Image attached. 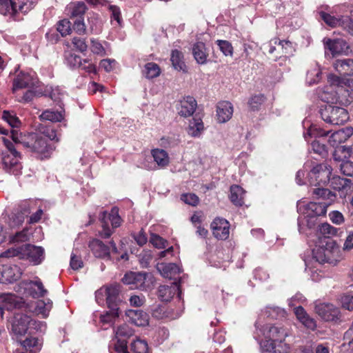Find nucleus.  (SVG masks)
<instances>
[{
  "mask_svg": "<svg viewBox=\"0 0 353 353\" xmlns=\"http://www.w3.org/2000/svg\"><path fill=\"white\" fill-rule=\"evenodd\" d=\"M181 199L185 203L192 206L196 205L199 201V197L193 193L183 194L181 195Z\"/></svg>",
  "mask_w": 353,
  "mask_h": 353,
  "instance_id": "obj_62",
  "label": "nucleus"
},
{
  "mask_svg": "<svg viewBox=\"0 0 353 353\" xmlns=\"http://www.w3.org/2000/svg\"><path fill=\"white\" fill-rule=\"evenodd\" d=\"M152 315L153 317L157 319H163L165 318L174 319L179 316V314L176 316H169V315L167 314L165 307L162 305L154 306L152 310Z\"/></svg>",
  "mask_w": 353,
  "mask_h": 353,
  "instance_id": "obj_57",
  "label": "nucleus"
},
{
  "mask_svg": "<svg viewBox=\"0 0 353 353\" xmlns=\"http://www.w3.org/2000/svg\"><path fill=\"white\" fill-rule=\"evenodd\" d=\"M313 259L320 264L327 263L333 266L336 265L342 259L339 247L332 239H325V243L314 248Z\"/></svg>",
  "mask_w": 353,
  "mask_h": 353,
  "instance_id": "obj_5",
  "label": "nucleus"
},
{
  "mask_svg": "<svg viewBox=\"0 0 353 353\" xmlns=\"http://www.w3.org/2000/svg\"><path fill=\"white\" fill-rule=\"evenodd\" d=\"M318 12L321 20L328 26L331 28L341 26L349 34L353 35V20L350 17L336 15V12L328 6L322 8Z\"/></svg>",
  "mask_w": 353,
  "mask_h": 353,
  "instance_id": "obj_7",
  "label": "nucleus"
},
{
  "mask_svg": "<svg viewBox=\"0 0 353 353\" xmlns=\"http://www.w3.org/2000/svg\"><path fill=\"white\" fill-rule=\"evenodd\" d=\"M245 194V191L241 186L232 185L230 188V199L235 205L241 206L244 203Z\"/></svg>",
  "mask_w": 353,
  "mask_h": 353,
  "instance_id": "obj_33",
  "label": "nucleus"
},
{
  "mask_svg": "<svg viewBox=\"0 0 353 353\" xmlns=\"http://www.w3.org/2000/svg\"><path fill=\"white\" fill-rule=\"evenodd\" d=\"M143 74L147 79H153L160 75L161 69L157 63L150 62L145 65Z\"/></svg>",
  "mask_w": 353,
  "mask_h": 353,
  "instance_id": "obj_42",
  "label": "nucleus"
},
{
  "mask_svg": "<svg viewBox=\"0 0 353 353\" xmlns=\"http://www.w3.org/2000/svg\"><path fill=\"white\" fill-rule=\"evenodd\" d=\"M177 294V297L181 299V294L179 286L176 283H173L170 286L161 285L159 288L158 296L162 301H169L174 296Z\"/></svg>",
  "mask_w": 353,
  "mask_h": 353,
  "instance_id": "obj_22",
  "label": "nucleus"
},
{
  "mask_svg": "<svg viewBox=\"0 0 353 353\" xmlns=\"http://www.w3.org/2000/svg\"><path fill=\"white\" fill-rule=\"evenodd\" d=\"M57 31L62 37H65L71 33V23L68 19H63L57 23Z\"/></svg>",
  "mask_w": 353,
  "mask_h": 353,
  "instance_id": "obj_54",
  "label": "nucleus"
},
{
  "mask_svg": "<svg viewBox=\"0 0 353 353\" xmlns=\"http://www.w3.org/2000/svg\"><path fill=\"white\" fill-rule=\"evenodd\" d=\"M329 182L333 189L339 192L341 197H345L353 192V184L348 179L334 176Z\"/></svg>",
  "mask_w": 353,
  "mask_h": 353,
  "instance_id": "obj_16",
  "label": "nucleus"
},
{
  "mask_svg": "<svg viewBox=\"0 0 353 353\" xmlns=\"http://www.w3.org/2000/svg\"><path fill=\"white\" fill-rule=\"evenodd\" d=\"M40 134L48 137L50 140L59 141L56 130L51 126H40L39 128Z\"/></svg>",
  "mask_w": 353,
  "mask_h": 353,
  "instance_id": "obj_52",
  "label": "nucleus"
},
{
  "mask_svg": "<svg viewBox=\"0 0 353 353\" xmlns=\"http://www.w3.org/2000/svg\"><path fill=\"white\" fill-rule=\"evenodd\" d=\"M68 14L71 17H78L81 19L86 10L85 4L83 2H77L69 5L67 8Z\"/></svg>",
  "mask_w": 353,
  "mask_h": 353,
  "instance_id": "obj_38",
  "label": "nucleus"
},
{
  "mask_svg": "<svg viewBox=\"0 0 353 353\" xmlns=\"http://www.w3.org/2000/svg\"><path fill=\"white\" fill-rule=\"evenodd\" d=\"M343 132L339 130L334 132L330 137L328 142L332 147H337L340 143L345 142Z\"/></svg>",
  "mask_w": 353,
  "mask_h": 353,
  "instance_id": "obj_59",
  "label": "nucleus"
},
{
  "mask_svg": "<svg viewBox=\"0 0 353 353\" xmlns=\"http://www.w3.org/2000/svg\"><path fill=\"white\" fill-rule=\"evenodd\" d=\"M329 134V131L325 132V130L316 128L315 125H310L306 133H304V138L306 141L307 140V137H325Z\"/></svg>",
  "mask_w": 353,
  "mask_h": 353,
  "instance_id": "obj_49",
  "label": "nucleus"
},
{
  "mask_svg": "<svg viewBox=\"0 0 353 353\" xmlns=\"http://www.w3.org/2000/svg\"><path fill=\"white\" fill-rule=\"evenodd\" d=\"M63 111L46 110L43 111L39 116L42 121H50L52 122H59L63 119Z\"/></svg>",
  "mask_w": 353,
  "mask_h": 353,
  "instance_id": "obj_36",
  "label": "nucleus"
},
{
  "mask_svg": "<svg viewBox=\"0 0 353 353\" xmlns=\"http://www.w3.org/2000/svg\"><path fill=\"white\" fill-rule=\"evenodd\" d=\"M99 219L101 222L102 230L99 232L102 238H109L113 232V229L120 226L121 217L118 213V209L112 208L110 213L106 211L101 212Z\"/></svg>",
  "mask_w": 353,
  "mask_h": 353,
  "instance_id": "obj_10",
  "label": "nucleus"
},
{
  "mask_svg": "<svg viewBox=\"0 0 353 353\" xmlns=\"http://www.w3.org/2000/svg\"><path fill=\"white\" fill-rule=\"evenodd\" d=\"M26 285L27 294L33 298L43 296L47 293V290L40 280L31 281L26 283Z\"/></svg>",
  "mask_w": 353,
  "mask_h": 353,
  "instance_id": "obj_30",
  "label": "nucleus"
},
{
  "mask_svg": "<svg viewBox=\"0 0 353 353\" xmlns=\"http://www.w3.org/2000/svg\"><path fill=\"white\" fill-rule=\"evenodd\" d=\"M151 154L158 168H164L168 165L170 163V157L168 152L163 149H153Z\"/></svg>",
  "mask_w": 353,
  "mask_h": 353,
  "instance_id": "obj_32",
  "label": "nucleus"
},
{
  "mask_svg": "<svg viewBox=\"0 0 353 353\" xmlns=\"http://www.w3.org/2000/svg\"><path fill=\"white\" fill-rule=\"evenodd\" d=\"M334 67L341 75L350 76L353 74V59H337L334 63Z\"/></svg>",
  "mask_w": 353,
  "mask_h": 353,
  "instance_id": "obj_29",
  "label": "nucleus"
},
{
  "mask_svg": "<svg viewBox=\"0 0 353 353\" xmlns=\"http://www.w3.org/2000/svg\"><path fill=\"white\" fill-rule=\"evenodd\" d=\"M19 299L11 293L0 294V313L3 316L4 310H12L20 307Z\"/></svg>",
  "mask_w": 353,
  "mask_h": 353,
  "instance_id": "obj_19",
  "label": "nucleus"
},
{
  "mask_svg": "<svg viewBox=\"0 0 353 353\" xmlns=\"http://www.w3.org/2000/svg\"><path fill=\"white\" fill-rule=\"evenodd\" d=\"M72 43L74 49L81 53H85L88 50V46L85 39L74 37L72 39Z\"/></svg>",
  "mask_w": 353,
  "mask_h": 353,
  "instance_id": "obj_55",
  "label": "nucleus"
},
{
  "mask_svg": "<svg viewBox=\"0 0 353 353\" xmlns=\"http://www.w3.org/2000/svg\"><path fill=\"white\" fill-rule=\"evenodd\" d=\"M157 270L165 278L174 279L176 275L181 272L180 268L175 263H158Z\"/></svg>",
  "mask_w": 353,
  "mask_h": 353,
  "instance_id": "obj_28",
  "label": "nucleus"
},
{
  "mask_svg": "<svg viewBox=\"0 0 353 353\" xmlns=\"http://www.w3.org/2000/svg\"><path fill=\"white\" fill-rule=\"evenodd\" d=\"M332 168L326 163L317 164L307 173L308 184L321 187L313 189L312 194L316 198L327 199L332 201L335 197L330 190L323 188L329 183Z\"/></svg>",
  "mask_w": 353,
  "mask_h": 353,
  "instance_id": "obj_4",
  "label": "nucleus"
},
{
  "mask_svg": "<svg viewBox=\"0 0 353 353\" xmlns=\"http://www.w3.org/2000/svg\"><path fill=\"white\" fill-rule=\"evenodd\" d=\"M294 312L298 321L307 329L314 330L316 327V321L312 318L301 306L294 307Z\"/></svg>",
  "mask_w": 353,
  "mask_h": 353,
  "instance_id": "obj_24",
  "label": "nucleus"
},
{
  "mask_svg": "<svg viewBox=\"0 0 353 353\" xmlns=\"http://www.w3.org/2000/svg\"><path fill=\"white\" fill-rule=\"evenodd\" d=\"M132 350L134 353H148V345L145 341L137 339L132 343Z\"/></svg>",
  "mask_w": 353,
  "mask_h": 353,
  "instance_id": "obj_56",
  "label": "nucleus"
},
{
  "mask_svg": "<svg viewBox=\"0 0 353 353\" xmlns=\"http://www.w3.org/2000/svg\"><path fill=\"white\" fill-rule=\"evenodd\" d=\"M316 313L325 321H336L340 317V311L333 304L320 303L315 306Z\"/></svg>",
  "mask_w": 353,
  "mask_h": 353,
  "instance_id": "obj_13",
  "label": "nucleus"
},
{
  "mask_svg": "<svg viewBox=\"0 0 353 353\" xmlns=\"http://www.w3.org/2000/svg\"><path fill=\"white\" fill-rule=\"evenodd\" d=\"M90 49L91 52L96 55L104 57L108 54L106 48L97 39H90Z\"/></svg>",
  "mask_w": 353,
  "mask_h": 353,
  "instance_id": "obj_43",
  "label": "nucleus"
},
{
  "mask_svg": "<svg viewBox=\"0 0 353 353\" xmlns=\"http://www.w3.org/2000/svg\"><path fill=\"white\" fill-rule=\"evenodd\" d=\"M264 340L259 342L264 352L271 353H288L290 346L285 342L288 332L284 327L279 325H266L261 330Z\"/></svg>",
  "mask_w": 353,
  "mask_h": 353,
  "instance_id": "obj_1",
  "label": "nucleus"
},
{
  "mask_svg": "<svg viewBox=\"0 0 353 353\" xmlns=\"http://www.w3.org/2000/svg\"><path fill=\"white\" fill-rule=\"evenodd\" d=\"M117 342L114 343V351L116 353H130L128 350L127 341L125 339H117Z\"/></svg>",
  "mask_w": 353,
  "mask_h": 353,
  "instance_id": "obj_63",
  "label": "nucleus"
},
{
  "mask_svg": "<svg viewBox=\"0 0 353 353\" xmlns=\"http://www.w3.org/2000/svg\"><path fill=\"white\" fill-rule=\"evenodd\" d=\"M35 206V203L32 201L25 200L21 201L18 207L15 209L17 211H20V213L27 217L30 213L31 209Z\"/></svg>",
  "mask_w": 353,
  "mask_h": 353,
  "instance_id": "obj_51",
  "label": "nucleus"
},
{
  "mask_svg": "<svg viewBox=\"0 0 353 353\" xmlns=\"http://www.w3.org/2000/svg\"><path fill=\"white\" fill-rule=\"evenodd\" d=\"M132 329L127 324H123L116 330L115 335L117 339H127L133 334Z\"/></svg>",
  "mask_w": 353,
  "mask_h": 353,
  "instance_id": "obj_50",
  "label": "nucleus"
},
{
  "mask_svg": "<svg viewBox=\"0 0 353 353\" xmlns=\"http://www.w3.org/2000/svg\"><path fill=\"white\" fill-rule=\"evenodd\" d=\"M322 119L331 125H343L349 120V114L344 108L326 105L320 110Z\"/></svg>",
  "mask_w": 353,
  "mask_h": 353,
  "instance_id": "obj_8",
  "label": "nucleus"
},
{
  "mask_svg": "<svg viewBox=\"0 0 353 353\" xmlns=\"http://www.w3.org/2000/svg\"><path fill=\"white\" fill-rule=\"evenodd\" d=\"M25 218L24 215L20 213V211L14 209L9 216L8 223L12 228L19 227L24 222Z\"/></svg>",
  "mask_w": 353,
  "mask_h": 353,
  "instance_id": "obj_45",
  "label": "nucleus"
},
{
  "mask_svg": "<svg viewBox=\"0 0 353 353\" xmlns=\"http://www.w3.org/2000/svg\"><path fill=\"white\" fill-rule=\"evenodd\" d=\"M321 71L318 65L308 70L306 75V81L310 84L316 83L320 80Z\"/></svg>",
  "mask_w": 353,
  "mask_h": 353,
  "instance_id": "obj_47",
  "label": "nucleus"
},
{
  "mask_svg": "<svg viewBox=\"0 0 353 353\" xmlns=\"http://www.w3.org/2000/svg\"><path fill=\"white\" fill-rule=\"evenodd\" d=\"M31 319L30 316L26 314H16L12 326L13 332L16 335H24L28 330H31Z\"/></svg>",
  "mask_w": 353,
  "mask_h": 353,
  "instance_id": "obj_18",
  "label": "nucleus"
},
{
  "mask_svg": "<svg viewBox=\"0 0 353 353\" xmlns=\"http://www.w3.org/2000/svg\"><path fill=\"white\" fill-rule=\"evenodd\" d=\"M37 83V79L34 72H21L14 79L12 90L14 92H16L19 89L32 88Z\"/></svg>",
  "mask_w": 353,
  "mask_h": 353,
  "instance_id": "obj_15",
  "label": "nucleus"
},
{
  "mask_svg": "<svg viewBox=\"0 0 353 353\" xmlns=\"http://www.w3.org/2000/svg\"><path fill=\"white\" fill-rule=\"evenodd\" d=\"M170 60L175 70L183 72L185 71L186 66L183 61V56L180 51L177 50H172Z\"/></svg>",
  "mask_w": 353,
  "mask_h": 353,
  "instance_id": "obj_39",
  "label": "nucleus"
},
{
  "mask_svg": "<svg viewBox=\"0 0 353 353\" xmlns=\"http://www.w3.org/2000/svg\"><path fill=\"white\" fill-rule=\"evenodd\" d=\"M122 281L132 289L146 290L152 285L154 277L150 273L130 272L124 275Z\"/></svg>",
  "mask_w": 353,
  "mask_h": 353,
  "instance_id": "obj_9",
  "label": "nucleus"
},
{
  "mask_svg": "<svg viewBox=\"0 0 353 353\" xmlns=\"http://www.w3.org/2000/svg\"><path fill=\"white\" fill-rule=\"evenodd\" d=\"M192 54L199 64H205L207 62L208 52L203 42H197L192 47Z\"/></svg>",
  "mask_w": 353,
  "mask_h": 353,
  "instance_id": "obj_31",
  "label": "nucleus"
},
{
  "mask_svg": "<svg viewBox=\"0 0 353 353\" xmlns=\"http://www.w3.org/2000/svg\"><path fill=\"white\" fill-rule=\"evenodd\" d=\"M2 119L13 128H18L21 126V121L12 111L4 110Z\"/></svg>",
  "mask_w": 353,
  "mask_h": 353,
  "instance_id": "obj_44",
  "label": "nucleus"
},
{
  "mask_svg": "<svg viewBox=\"0 0 353 353\" xmlns=\"http://www.w3.org/2000/svg\"><path fill=\"white\" fill-rule=\"evenodd\" d=\"M264 314L270 319H278L284 317L285 311L279 307H267L264 311Z\"/></svg>",
  "mask_w": 353,
  "mask_h": 353,
  "instance_id": "obj_46",
  "label": "nucleus"
},
{
  "mask_svg": "<svg viewBox=\"0 0 353 353\" xmlns=\"http://www.w3.org/2000/svg\"><path fill=\"white\" fill-rule=\"evenodd\" d=\"M89 247L95 257L101 259H110V248L98 239L92 240Z\"/></svg>",
  "mask_w": 353,
  "mask_h": 353,
  "instance_id": "obj_27",
  "label": "nucleus"
},
{
  "mask_svg": "<svg viewBox=\"0 0 353 353\" xmlns=\"http://www.w3.org/2000/svg\"><path fill=\"white\" fill-rule=\"evenodd\" d=\"M29 232L27 228L17 232L14 235L10 236V241L12 243H23L29 240Z\"/></svg>",
  "mask_w": 353,
  "mask_h": 353,
  "instance_id": "obj_53",
  "label": "nucleus"
},
{
  "mask_svg": "<svg viewBox=\"0 0 353 353\" xmlns=\"http://www.w3.org/2000/svg\"><path fill=\"white\" fill-rule=\"evenodd\" d=\"M234 108L232 104L227 101L218 103L216 105V117L217 121L220 123H223L232 117Z\"/></svg>",
  "mask_w": 353,
  "mask_h": 353,
  "instance_id": "obj_20",
  "label": "nucleus"
},
{
  "mask_svg": "<svg viewBox=\"0 0 353 353\" xmlns=\"http://www.w3.org/2000/svg\"><path fill=\"white\" fill-rule=\"evenodd\" d=\"M204 130L203 123L201 118L194 117L190 121L188 133L194 137H199Z\"/></svg>",
  "mask_w": 353,
  "mask_h": 353,
  "instance_id": "obj_34",
  "label": "nucleus"
},
{
  "mask_svg": "<svg viewBox=\"0 0 353 353\" xmlns=\"http://www.w3.org/2000/svg\"><path fill=\"white\" fill-rule=\"evenodd\" d=\"M120 291V285L118 284L103 286L95 292L96 301L101 304L105 299L108 307H118Z\"/></svg>",
  "mask_w": 353,
  "mask_h": 353,
  "instance_id": "obj_11",
  "label": "nucleus"
},
{
  "mask_svg": "<svg viewBox=\"0 0 353 353\" xmlns=\"http://www.w3.org/2000/svg\"><path fill=\"white\" fill-rule=\"evenodd\" d=\"M52 307V302L50 299L39 300L36 302L35 312L47 317L50 310Z\"/></svg>",
  "mask_w": 353,
  "mask_h": 353,
  "instance_id": "obj_41",
  "label": "nucleus"
},
{
  "mask_svg": "<svg viewBox=\"0 0 353 353\" xmlns=\"http://www.w3.org/2000/svg\"><path fill=\"white\" fill-rule=\"evenodd\" d=\"M216 45L219 46L221 52L226 57H232L233 47L232 43L226 40H216Z\"/></svg>",
  "mask_w": 353,
  "mask_h": 353,
  "instance_id": "obj_48",
  "label": "nucleus"
},
{
  "mask_svg": "<svg viewBox=\"0 0 353 353\" xmlns=\"http://www.w3.org/2000/svg\"><path fill=\"white\" fill-rule=\"evenodd\" d=\"M108 307L110 310L103 314H100L99 316L100 323H102L103 326L105 325H111L119 316V307Z\"/></svg>",
  "mask_w": 353,
  "mask_h": 353,
  "instance_id": "obj_35",
  "label": "nucleus"
},
{
  "mask_svg": "<svg viewBox=\"0 0 353 353\" xmlns=\"http://www.w3.org/2000/svg\"><path fill=\"white\" fill-rule=\"evenodd\" d=\"M196 101L192 97H186L179 101L177 106L178 113L184 117L193 114L196 108Z\"/></svg>",
  "mask_w": 353,
  "mask_h": 353,
  "instance_id": "obj_23",
  "label": "nucleus"
},
{
  "mask_svg": "<svg viewBox=\"0 0 353 353\" xmlns=\"http://www.w3.org/2000/svg\"><path fill=\"white\" fill-rule=\"evenodd\" d=\"M264 99L265 97L263 94H257L253 96L248 101L250 108L252 110H258L261 105L264 102Z\"/></svg>",
  "mask_w": 353,
  "mask_h": 353,
  "instance_id": "obj_61",
  "label": "nucleus"
},
{
  "mask_svg": "<svg viewBox=\"0 0 353 353\" xmlns=\"http://www.w3.org/2000/svg\"><path fill=\"white\" fill-rule=\"evenodd\" d=\"M211 229L214 236L218 239L225 240L230 234L229 222L222 218H216L211 223Z\"/></svg>",
  "mask_w": 353,
  "mask_h": 353,
  "instance_id": "obj_17",
  "label": "nucleus"
},
{
  "mask_svg": "<svg viewBox=\"0 0 353 353\" xmlns=\"http://www.w3.org/2000/svg\"><path fill=\"white\" fill-rule=\"evenodd\" d=\"M18 1L19 5L12 0H0V13L13 16L18 12L26 13L32 8L31 3L28 4L23 1Z\"/></svg>",
  "mask_w": 353,
  "mask_h": 353,
  "instance_id": "obj_12",
  "label": "nucleus"
},
{
  "mask_svg": "<svg viewBox=\"0 0 353 353\" xmlns=\"http://www.w3.org/2000/svg\"><path fill=\"white\" fill-rule=\"evenodd\" d=\"M83 59L77 54H70L66 57V63L71 68H79Z\"/></svg>",
  "mask_w": 353,
  "mask_h": 353,
  "instance_id": "obj_64",
  "label": "nucleus"
},
{
  "mask_svg": "<svg viewBox=\"0 0 353 353\" xmlns=\"http://www.w3.org/2000/svg\"><path fill=\"white\" fill-rule=\"evenodd\" d=\"M150 243H152L154 247L158 249L165 248L168 243L166 240L155 234H151Z\"/></svg>",
  "mask_w": 353,
  "mask_h": 353,
  "instance_id": "obj_60",
  "label": "nucleus"
},
{
  "mask_svg": "<svg viewBox=\"0 0 353 353\" xmlns=\"http://www.w3.org/2000/svg\"><path fill=\"white\" fill-rule=\"evenodd\" d=\"M88 22L90 23V28L91 32L98 33L101 32V21L99 19L98 16L95 14H91L88 17Z\"/></svg>",
  "mask_w": 353,
  "mask_h": 353,
  "instance_id": "obj_58",
  "label": "nucleus"
},
{
  "mask_svg": "<svg viewBox=\"0 0 353 353\" xmlns=\"http://www.w3.org/2000/svg\"><path fill=\"white\" fill-rule=\"evenodd\" d=\"M126 315L129 321L137 326H146L149 324V316L142 310H129Z\"/></svg>",
  "mask_w": 353,
  "mask_h": 353,
  "instance_id": "obj_25",
  "label": "nucleus"
},
{
  "mask_svg": "<svg viewBox=\"0 0 353 353\" xmlns=\"http://www.w3.org/2000/svg\"><path fill=\"white\" fill-rule=\"evenodd\" d=\"M1 139L8 150L3 153L2 168L6 172L18 175L21 173L22 169L20 162L21 155L15 150L13 143L8 138L2 137Z\"/></svg>",
  "mask_w": 353,
  "mask_h": 353,
  "instance_id": "obj_6",
  "label": "nucleus"
},
{
  "mask_svg": "<svg viewBox=\"0 0 353 353\" xmlns=\"http://www.w3.org/2000/svg\"><path fill=\"white\" fill-rule=\"evenodd\" d=\"M330 205L327 202H304L298 203V210L303 217L298 219V227L300 233L307 234L308 230L315 229L319 223V218L324 216Z\"/></svg>",
  "mask_w": 353,
  "mask_h": 353,
  "instance_id": "obj_3",
  "label": "nucleus"
},
{
  "mask_svg": "<svg viewBox=\"0 0 353 353\" xmlns=\"http://www.w3.org/2000/svg\"><path fill=\"white\" fill-rule=\"evenodd\" d=\"M0 283H11L21 277V272L17 265L3 266V270L0 272Z\"/></svg>",
  "mask_w": 353,
  "mask_h": 353,
  "instance_id": "obj_21",
  "label": "nucleus"
},
{
  "mask_svg": "<svg viewBox=\"0 0 353 353\" xmlns=\"http://www.w3.org/2000/svg\"><path fill=\"white\" fill-rule=\"evenodd\" d=\"M21 345L28 352L30 353H35L39 352L41 348V341L34 337L27 338L26 340L21 342Z\"/></svg>",
  "mask_w": 353,
  "mask_h": 353,
  "instance_id": "obj_37",
  "label": "nucleus"
},
{
  "mask_svg": "<svg viewBox=\"0 0 353 353\" xmlns=\"http://www.w3.org/2000/svg\"><path fill=\"white\" fill-rule=\"evenodd\" d=\"M316 228H317V232L324 236L323 239L321 242L325 243V239H330L328 238L330 236L336 235L337 233V229L327 223L318 224Z\"/></svg>",
  "mask_w": 353,
  "mask_h": 353,
  "instance_id": "obj_40",
  "label": "nucleus"
},
{
  "mask_svg": "<svg viewBox=\"0 0 353 353\" xmlns=\"http://www.w3.org/2000/svg\"><path fill=\"white\" fill-rule=\"evenodd\" d=\"M21 258L27 259L34 265H38L44 259V250L41 247L27 244L21 247Z\"/></svg>",
  "mask_w": 353,
  "mask_h": 353,
  "instance_id": "obj_14",
  "label": "nucleus"
},
{
  "mask_svg": "<svg viewBox=\"0 0 353 353\" xmlns=\"http://www.w3.org/2000/svg\"><path fill=\"white\" fill-rule=\"evenodd\" d=\"M10 137L15 143L21 144L40 159L49 158L53 150L46 139L39 133L22 134L17 130H12Z\"/></svg>",
  "mask_w": 353,
  "mask_h": 353,
  "instance_id": "obj_2",
  "label": "nucleus"
},
{
  "mask_svg": "<svg viewBox=\"0 0 353 353\" xmlns=\"http://www.w3.org/2000/svg\"><path fill=\"white\" fill-rule=\"evenodd\" d=\"M325 49H328L333 56L345 52L347 48V43L341 39H324Z\"/></svg>",
  "mask_w": 353,
  "mask_h": 353,
  "instance_id": "obj_26",
  "label": "nucleus"
}]
</instances>
